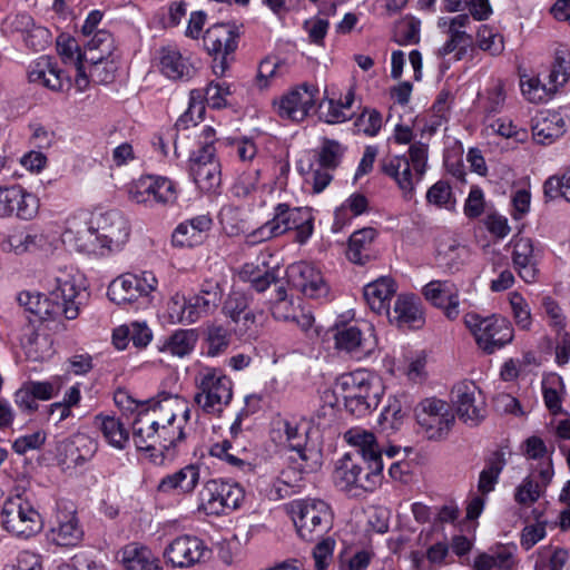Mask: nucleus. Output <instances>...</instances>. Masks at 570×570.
Wrapping results in <instances>:
<instances>
[{"label": "nucleus", "mask_w": 570, "mask_h": 570, "mask_svg": "<svg viewBox=\"0 0 570 570\" xmlns=\"http://www.w3.org/2000/svg\"><path fill=\"white\" fill-rule=\"evenodd\" d=\"M344 440L355 448V454L347 453L336 463L333 473L336 488L352 495L373 492L383 480L382 450L375 435L352 428L344 433Z\"/></svg>", "instance_id": "nucleus-1"}, {"label": "nucleus", "mask_w": 570, "mask_h": 570, "mask_svg": "<svg viewBox=\"0 0 570 570\" xmlns=\"http://www.w3.org/2000/svg\"><path fill=\"white\" fill-rule=\"evenodd\" d=\"M49 283L48 296L24 291L19 293L18 303L40 320L56 318L60 315L67 320L77 318L79 305L75 299L79 293L71 271L59 269Z\"/></svg>", "instance_id": "nucleus-2"}, {"label": "nucleus", "mask_w": 570, "mask_h": 570, "mask_svg": "<svg viewBox=\"0 0 570 570\" xmlns=\"http://www.w3.org/2000/svg\"><path fill=\"white\" fill-rule=\"evenodd\" d=\"M429 146L421 141L413 142L405 155L393 156L382 160V171L391 177L402 191L404 198L410 199L426 171Z\"/></svg>", "instance_id": "nucleus-3"}, {"label": "nucleus", "mask_w": 570, "mask_h": 570, "mask_svg": "<svg viewBox=\"0 0 570 570\" xmlns=\"http://www.w3.org/2000/svg\"><path fill=\"white\" fill-rule=\"evenodd\" d=\"M194 402L206 414L219 416L233 399V382L223 370L202 367L195 375Z\"/></svg>", "instance_id": "nucleus-4"}, {"label": "nucleus", "mask_w": 570, "mask_h": 570, "mask_svg": "<svg viewBox=\"0 0 570 570\" xmlns=\"http://www.w3.org/2000/svg\"><path fill=\"white\" fill-rule=\"evenodd\" d=\"M464 324L474 336L478 346L487 354L502 348L513 338V328L510 322L495 314L481 316L474 312L466 313Z\"/></svg>", "instance_id": "nucleus-5"}, {"label": "nucleus", "mask_w": 570, "mask_h": 570, "mask_svg": "<svg viewBox=\"0 0 570 570\" xmlns=\"http://www.w3.org/2000/svg\"><path fill=\"white\" fill-rule=\"evenodd\" d=\"M344 399L346 410L356 415H366L377 404V393L373 391V376L365 370L342 374L335 383Z\"/></svg>", "instance_id": "nucleus-6"}, {"label": "nucleus", "mask_w": 570, "mask_h": 570, "mask_svg": "<svg viewBox=\"0 0 570 570\" xmlns=\"http://www.w3.org/2000/svg\"><path fill=\"white\" fill-rule=\"evenodd\" d=\"M289 512L298 535L307 541L323 535L332 525V510L323 500L293 501Z\"/></svg>", "instance_id": "nucleus-7"}, {"label": "nucleus", "mask_w": 570, "mask_h": 570, "mask_svg": "<svg viewBox=\"0 0 570 570\" xmlns=\"http://www.w3.org/2000/svg\"><path fill=\"white\" fill-rule=\"evenodd\" d=\"M2 527L10 533L29 538L42 528L41 517L21 494L8 498L0 514Z\"/></svg>", "instance_id": "nucleus-8"}, {"label": "nucleus", "mask_w": 570, "mask_h": 570, "mask_svg": "<svg viewBox=\"0 0 570 570\" xmlns=\"http://www.w3.org/2000/svg\"><path fill=\"white\" fill-rule=\"evenodd\" d=\"M244 499L243 489L224 480H208L199 492L198 510L207 515H220L237 509Z\"/></svg>", "instance_id": "nucleus-9"}, {"label": "nucleus", "mask_w": 570, "mask_h": 570, "mask_svg": "<svg viewBox=\"0 0 570 570\" xmlns=\"http://www.w3.org/2000/svg\"><path fill=\"white\" fill-rule=\"evenodd\" d=\"M158 281L154 273H125L115 278L108 287L109 298L118 305L134 303L149 297L157 289Z\"/></svg>", "instance_id": "nucleus-10"}, {"label": "nucleus", "mask_w": 570, "mask_h": 570, "mask_svg": "<svg viewBox=\"0 0 570 570\" xmlns=\"http://www.w3.org/2000/svg\"><path fill=\"white\" fill-rule=\"evenodd\" d=\"M335 347L350 354L356 360L372 355L377 348V337L371 324L345 325L336 328L334 334Z\"/></svg>", "instance_id": "nucleus-11"}, {"label": "nucleus", "mask_w": 570, "mask_h": 570, "mask_svg": "<svg viewBox=\"0 0 570 570\" xmlns=\"http://www.w3.org/2000/svg\"><path fill=\"white\" fill-rule=\"evenodd\" d=\"M417 423L425 430L429 439H441L454 423V414L450 405L440 399L428 397L415 409Z\"/></svg>", "instance_id": "nucleus-12"}, {"label": "nucleus", "mask_w": 570, "mask_h": 570, "mask_svg": "<svg viewBox=\"0 0 570 570\" xmlns=\"http://www.w3.org/2000/svg\"><path fill=\"white\" fill-rule=\"evenodd\" d=\"M91 230L101 246L111 250L120 248L130 234L128 220L116 210L95 214L89 227V232Z\"/></svg>", "instance_id": "nucleus-13"}, {"label": "nucleus", "mask_w": 570, "mask_h": 570, "mask_svg": "<svg viewBox=\"0 0 570 570\" xmlns=\"http://www.w3.org/2000/svg\"><path fill=\"white\" fill-rule=\"evenodd\" d=\"M452 402L460 420L478 425L485 417V399L474 382L463 381L454 385Z\"/></svg>", "instance_id": "nucleus-14"}, {"label": "nucleus", "mask_w": 570, "mask_h": 570, "mask_svg": "<svg viewBox=\"0 0 570 570\" xmlns=\"http://www.w3.org/2000/svg\"><path fill=\"white\" fill-rule=\"evenodd\" d=\"M305 213L301 208H291L287 204H278L275 207L273 218L248 233L245 236V243L254 246L281 236L297 226L299 216Z\"/></svg>", "instance_id": "nucleus-15"}, {"label": "nucleus", "mask_w": 570, "mask_h": 570, "mask_svg": "<svg viewBox=\"0 0 570 570\" xmlns=\"http://www.w3.org/2000/svg\"><path fill=\"white\" fill-rule=\"evenodd\" d=\"M39 209L38 198L20 185L0 186V217L32 219Z\"/></svg>", "instance_id": "nucleus-16"}, {"label": "nucleus", "mask_w": 570, "mask_h": 570, "mask_svg": "<svg viewBox=\"0 0 570 570\" xmlns=\"http://www.w3.org/2000/svg\"><path fill=\"white\" fill-rule=\"evenodd\" d=\"M209 554L205 542L194 535H181L171 541L165 557L174 567L189 568L202 562Z\"/></svg>", "instance_id": "nucleus-17"}, {"label": "nucleus", "mask_w": 570, "mask_h": 570, "mask_svg": "<svg viewBox=\"0 0 570 570\" xmlns=\"http://www.w3.org/2000/svg\"><path fill=\"white\" fill-rule=\"evenodd\" d=\"M317 94L316 87L306 83L294 88L278 101V116L293 121L304 120L314 107Z\"/></svg>", "instance_id": "nucleus-18"}, {"label": "nucleus", "mask_w": 570, "mask_h": 570, "mask_svg": "<svg viewBox=\"0 0 570 570\" xmlns=\"http://www.w3.org/2000/svg\"><path fill=\"white\" fill-rule=\"evenodd\" d=\"M283 425L289 449L297 454L301 462H304L302 470L315 471L320 465L318 453L307 446L308 423L305 421H285Z\"/></svg>", "instance_id": "nucleus-19"}, {"label": "nucleus", "mask_w": 570, "mask_h": 570, "mask_svg": "<svg viewBox=\"0 0 570 570\" xmlns=\"http://www.w3.org/2000/svg\"><path fill=\"white\" fill-rule=\"evenodd\" d=\"M287 276L292 285L311 298L326 297L328 286L322 274L313 265L299 262L287 268Z\"/></svg>", "instance_id": "nucleus-20"}, {"label": "nucleus", "mask_w": 570, "mask_h": 570, "mask_svg": "<svg viewBox=\"0 0 570 570\" xmlns=\"http://www.w3.org/2000/svg\"><path fill=\"white\" fill-rule=\"evenodd\" d=\"M422 294L432 305L444 309L449 320H455L459 314V289L450 281H431L423 289Z\"/></svg>", "instance_id": "nucleus-21"}, {"label": "nucleus", "mask_w": 570, "mask_h": 570, "mask_svg": "<svg viewBox=\"0 0 570 570\" xmlns=\"http://www.w3.org/2000/svg\"><path fill=\"white\" fill-rule=\"evenodd\" d=\"M28 79L52 91H62L71 85L70 77L57 68L48 56L38 58L29 66Z\"/></svg>", "instance_id": "nucleus-22"}, {"label": "nucleus", "mask_w": 570, "mask_h": 570, "mask_svg": "<svg viewBox=\"0 0 570 570\" xmlns=\"http://www.w3.org/2000/svg\"><path fill=\"white\" fill-rule=\"evenodd\" d=\"M223 297V287L218 279H205L199 288L198 294L189 299L190 321H198L203 317L212 315L218 307Z\"/></svg>", "instance_id": "nucleus-23"}, {"label": "nucleus", "mask_w": 570, "mask_h": 570, "mask_svg": "<svg viewBox=\"0 0 570 570\" xmlns=\"http://www.w3.org/2000/svg\"><path fill=\"white\" fill-rule=\"evenodd\" d=\"M512 261L518 269L519 276L527 283H532L538 276V259L540 249L534 247V244L529 237H519L512 242Z\"/></svg>", "instance_id": "nucleus-24"}, {"label": "nucleus", "mask_w": 570, "mask_h": 570, "mask_svg": "<svg viewBox=\"0 0 570 570\" xmlns=\"http://www.w3.org/2000/svg\"><path fill=\"white\" fill-rule=\"evenodd\" d=\"M386 316L391 323L400 327L420 328L425 322L420 298L412 294L399 295L391 315Z\"/></svg>", "instance_id": "nucleus-25"}, {"label": "nucleus", "mask_w": 570, "mask_h": 570, "mask_svg": "<svg viewBox=\"0 0 570 570\" xmlns=\"http://www.w3.org/2000/svg\"><path fill=\"white\" fill-rule=\"evenodd\" d=\"M159 68L164 76L173 80H189L196 69L189 58L173 46L163 47L158 51Z\"/></svg>", "instance_id": "nucleus-26"}, {"label": "nucleus", "mask_w": 570, "mask_h": 570, "mask_svg": "<svg viewBox=\"0 0 570 570\" xmlns=\"http://www.w3.org/2000/svg\"><path fill=\"white\" fill-rule=\"evenodd\" d=\"M230 95L229 85L226 82H209L205 90L194 89L190 91V102L186 116H190L193 119V114L198 112V118H202V114L204 112V104H206L214 108L219 109L227 105L226 98Z\"/></svg>", "instance_id": "nucleus-27"}, {"label": "nucleus", "mask_w": 570, "mask_h": 570, "mask_svg": "<svg viewBox=\"0 0 570 570\" xmlns=\"http://www.w3.org/2000/svg\"><path fill=\"white\" fill-rule=\"evenodd\" d=\"M57 49L66 65H70L76 69L75 83L80 91L88 87L87 67L79 43L75 38L60 35L57 38Z\"/></svg>", "instance_id": "nucleus-28"}, {"label": "nucleus", "mask_w": 570, "mask_h": 570, "mask_svg": "<svg viewBox=\"0 0 570 570\" xmlns=\"http://www.w3.org/2000/svg\"><path fill=\"white\" fill-rule=\"evenodd\" d=\"M237 29L227 23H217L204 35V46L210 55H232L237 48Z\"/></svg>", "instance_id": "nucleus-29"}, {"label": "nucleus", "mask_w": 570, "mask_h": 570, "mask_svg": "<svg viewBox=\"0 0 570 570\" xmlns=\"http://www.w3.org/2000/svg\"><path fill=\"white\" fill-rule=\"evenodd\" d=\"M212 219L206 216H197L180 223L171 235V244L175 247H193L203 243L205 233L209 230Z\"/></svg>", "instance_id": "nucleus-30"}, {"label": "nucleus", "mask_w": 570, "mask_h": 570, "mask_svg": "<svg viewBox=\"0 0 570 570\" xmlns=\"http://www.w3.org/2000/svg\"><path fill=\"white\" fill-rule=\"evenodd\" d=\"M566 132V121L557 111H541L533 119L532 136L538 144L550 145Z\"/></svg>", "instance_id": "nucleus-31"}, {"label": "nucleus", "mask_w": 570, "mask_h": 570, "mask_svg": "<svg viewBox=\"0 0 570 570\" xmlns=\"http://www.w3.org/2000/svg\"><path fill=\"white\" fill-rule=\"evenodd\" d=\"M200 471L195 464H188L180 470L164 476L157 487L160 493L190 494L199 483Z\"/></svg>", "instance_id": "nucleus-32"}, {"label": "nucleus", "mask_w": 570, "mask_h": 570, "mask_svg": "<svg viewBox=\"0 0 570 570\" xmlns=\"http://www.w3.org/2000/svg\"><path fill=\"white\" fill-rule=\"evenodd\" d=\"M396 293V286L392 278L380 277L368 283L363 291L364 299L376 314L391 315L390 302Z\"/></svg>", "instance_id": "nucleus-33"}, {"label": "nucleus", "mask_w": 570, "mask_h": 570, "mask_svg": "<svg viewBox=\"0 0 570 570\" xmlns=\"http://www.w3.org/2000/svg\"><path fill=\"white\" fill-rule=\"evenodd\" d=\"M377 236L376 229L364 227L354 232L348 239L347 258L357 265H365L376 257L373 243Z\"/></svg>", "instance_id": "nucleus-34"}, {"label": "nucleus", "mask_w": 570, "mask_h": 570, "mask_svg": "<svg viewBox=\"0 0 570 570\" xmlns=\"http://www.w3.org/2000/svg\"><path fill=\"white\" fill-rule=\"evenodd\" d=\"M147 407L151 416L159 424L177 422L178 410L184 407V399L177 394L160 392L156 397L147 400Z\"/></svg>", "instance_id": "nucleus-35"}, {"label": "nucleus", "mask_w": 570, "mask_h": 570, "mask_svg": "<svg viewBox=\"0 0 570 570\" xmlns=\"http://www.w3.org/2000/svg\"><path fill=\"white\" fill-rule=\"evenodd\" d=\"M151 416L148 407L139 410L131 422L132 439L138 450L149 451L155 449L158 422Z\"/></svg>", "instance_id": "nucleus-36"}, {"label": "nucleus", "mask_w": 570, "mask_h": 570, "mask_svg": "<svg viewBox=\"0 0 570 570\" xmlns=\"http://www.w3.org/2000/svg\"><path fill=\"white\" fill-rule=\"evenodd\" d=\"M121 562L126 570H158L159 559L145 546L132 542L120 552Z\"/></svg>", "instance_id": "nucleus-37"}, {"label": "nucleus", "mask_w": 570, "mask_h": 570, "mask_svg": "<svg viewBox=\"0 0 570 570\" xmlns=\"http://www.w3.org/2000/svg\"><path fill=\"white\" fill-rule=\"evenodd\" d=\"M297 466L284 469L278 478L273 482L269 495L273 500H282L291 497L296 492V489L301 487L303 480V473L309 471L302 470L304 462L298 463L297 459L292 458Z\"/></svg>", "instance_id": "nucleus-38"}, {"label": "nucleus", "mask_w": 570, "mask_h": 570, "mask_svg": "<svg viewBox=\"0 0 570 570\" xmlns=\"http://www.w3.org/2000/svg\"><path fill=\"white\" fill-rule=\"evenodd\" d=\"M115 49L116 46L112 35L104 29L97 30L85 43V61L97 62L101 59L110 58Z\"/></svg>", "instance_id": "nucleus-39"}, {"label": "nucleus", "mask_w": 570, "mask_h": 570, "mask_svg": "<svg viewBox=\"0 0 570 570\" xmlns=\"http://www.w3.org/2000/svg\"><path fill=\"white\" fill-rule=\"evenodd\" d=\"M190 175L197 187L204 193H216L220 187L222 174L219 161L208 164L190 165Z\"/></svg>", "instance_id": "nucleus-40"}, {"label": "nucleus", "mask_w": 570, "mask_h": 570, "mask_svg": "<svg viewBox=\"0 0 570 570\" xmlns=\"http://www.w3.org/2000/svg\"><path fill=\"white\" fill-rule=\"evenodd\" d=\"M52 533L53 540L61 547L76 546L83 534L75 513L58 514V525L52 529Z\"/></svg>", "instance_id": "nucleus-41"}, {"label": "nucleus", "mask_w": 570, "mask_h": 570, "mask_svg": "<svg viewBox=\"0 0 570 570\" xmlns=\"http://www.w3.org/2000/svg\"><path fill=\"white\" fill-rule=\"evenodd\" d=\"M159 176H141L134 180L129 186V197L137 204L146 206L156 205V190Z\"/></svg>", "instance_id": "nucleus-42"}, {"label": "nucleus", "mask_w": 570, "mask_h": 570, "mask_svg": "<svg viewBox=\"0 0 570 570\" xmlns=\"http://www.w3.org/2000/svg\"><path fill=\"white\" fill-rule=\"evenodd\" d=\"M196 342L197 335L194 330H178L166 340L160 351L184 357L194 350Z\"/></svg>", "instance_id": "nucleus-43"}, {"label": "nucleus", "mask_w": 570, "mask_h": 570, "mask_svg": "<svg viewBox=\"0 0 570 570\" xmlns=\"http://www.w3.org/2000/svg\"><path fill=\"white\" fill-rule=\"evenodd\" d=\"M345 147L337 140L323 138L317 149V161L323 169H335L343 158Z\"/></svg>", "instance_id": "nucleus-44"}, {"label": "nucleus", "mask_w": 570, "mask_h": 570, "mask_svg": "<svg viewBox=\"0 0 570 570\" xmlns=\"http://www.w3.org/2000/svg\"><path fill=\"white\" fill-rule=\"evenodd\" d=\"M101 432L110 445L124 449L129 441V434L119 419L107 416L101 420Z\"/></svg>", "instance_id": "nucleus-45"}, {"label": "nucleus", "mask_w": 570, "mask_h": 570, "mask_svg": "<svg viewBox=\"0 0 570 570\" xmlns=\"http://www.w3.org/2000/svg\"><path fill=\"white\" fill-rule=\"evenodd\" d=\"M156 436L155 448L157 445L163 450L175 448L185 439L181 422L159 424Z\"/></svg>", "instance_id": "nucleus-46"}, {"label": "nucleus", "mask_w": 570, "mask_h": 570, "mask_svg": "<svg viewBox=\"0 0 570 570\" xmlns=\"http://www.w3.org/2000/svg\"><path fill=\"white\" fill-rule=\"evenodd\" d=\"M259 176V169L243 171L232 187L233 195L237 198H247L256 194L261 187Z\"/></svg>", "instance_id": "nucleus-47"}, {"label": "nucleus", "mask_w": 570, "mask_h": 570, "mask_svg": "<svg viewBox=\"0 0 570 570\" xmlns=\"http://www.w3.org/2000/svg\"><path fill=\"white\" fill-rule=\"evenodd\" d=\"M88 65V82L91 80L98 83H109L114 80L115 73L117 71V65L114 59L107 58L101 59L97 62L95 61H86V66Z\"/></svg>", "instance_id": "nucleus-48"}, {"label": "nucleus", "mask_w": 570, "mask_h": 570, "mask_svg": "<svg viewBox=\"0 0 570 570\" xmlns=\"http://www.w3.org/2000/svg\"><path fill=\"white\" fill-rule=\"evenodd\" d=\"M543 193L548 199L552 200L562 197L570 203V168L562 175L549 177L544 181Z\"/></svg>", "instance_id": "nucleus-49"}, {"label": "nucleus", "mask_w": 570, "mask_h": 570, "mask_svg": "<svg viewBox=\"0 0 570 570\" xmlns=\"http://www.w3.org/2000/svg\"><path fill=\"white\" fill-rule=\"evenodd\" d=\"M206 341L208 344L207 354L217 356L228 347L230 334L224 326L212 324L206 330Z\"/></svg>", "instance_id": "nucleus-50"}, {"label": "nucleus", "mask_w": 570, "mask_h": 570, "mask_svg": "<svg viewBox=\"0 0 570 570\" xmlns=\"http://www.w3.org/2000/svg\"><path fill=\"white\" fill-rule=\"evenodd\" d=\"M298 306H295L293 301L288 298L286 288L281 285L276 289V298L272 305V314L275 320L289 322L295 317L298 312Z\"/></svg>", "instance_id": "nucleus-51"}, {"label": "nucleus", "mask_w": 570, "mask_h": 570, "mask_svg": "<svg viewBox=\"0 0 570 570\" xmlns=\"http://www.w3.org/2000/svg\"><path fill=\"white\" fill-rule=\"evenodd\" d=\"M543 490L540 484L535 482L531 476H527L515 488L514 500L520 505L529 507L537 502L542 495Z\"/></svg>", "instance_id": "nucleus-52"}, {"label": "nucleus", "mask_w": 570, "mask_h": 570, "mask_svg": "<svg viewBox=\"0 0 570 570\" xmlns=\"http://www.w3.org/2000/svg\"><path fill=\"white\" fill-rule=\"evenodd\" d=\"M556 88H547L538 77H531L527 80L521 79V90L523 96L530 102H543L546 101Z\"/></svg>", "instance_id": "nucleus-53"}, {"label": "nucleus", "mask_w": 570, "mask_h": 570, "mask_svg": "<svg viewBox=\"0 0 570 570\" xmlns=\"http://www.w3.org/2000/svg\"><path fill=\"white\" fill-rule=\"evenodd\" d=\"M189 315V301L184 295L176 293L170 297L167 303V316L171 324L187 323L193 324L196 321H190Z\"/></svg>", "instance_id": "nucleus-54"}, {"label": "nucleus", "mask_w": 570, "mask_h": 570, "mask_svg": "<svg viewBox=\"0 0 570 570\" xmlns=\"http://www.w3.org/2000/svg\"><path fill=\"white\" fill-rule=\"evenodd\" d=\"M426 202L436 207L451 208L452 202V188L448 181L439 180L432 185L426 191Z\"/></svg>", "instance_id": "nucleus-55"}, {"label": "nucleus", "mask_w": 570, "mask_h": 570, "mask_svg": "<svg viewBox=\"0 0 570 570\" xmlns=\"http://www.w3.org/2000/svg\"><path fill=\"white\" fill-rule=\"evenodd\" d=\"M510 305L517 325L521 330H529L532 323L531 309L524 297L518 292L511 293Z\"/></svg>", "instance_id": "nucleus-56"}, {"label": "nucleus", "mask_w": 570, "mask_h": 570, "mask_svg": "<svg viewBox=\"0 0 570 570\" xmlns=\"http://www.w3.org/2000/svg\"><path fill=\"white\" fill-rule=\"evenodd\" d=\"M247 305L248 303L245 294L238 291H233L224 302L223 311L238 324L240 323V316L245 313Z\"/></svg>", "instance_id": "nucleus-57"}, {"label": "nucleus", "mask_w": 570, "mask_h": 570, "mask_svg": "<svg viewBox=\"0 0 570 570\" xmlns=\"http://www.w3.org/2000/svg\"><path fill=\"white\" fill-rule=\"evenodd\" d=\"M488 129L504 138H514L518 142H523L528 139V131L522 128H517V126L508 119L499 118L491 122Z\"/></svg>", "instance_id": "nucleus-58"}, {"label": "nucleus", "mask_w": 570, "mask_h": 570, "mask_svg": "<svg viewBox=\"0 0 570 570\" xmlns=\"http://www.w3.org/2000/svg\"><path fill=\"white\" fill-rule=\"evenodd\" d=\"M505 102V90L501 81H497L491 88L487 90V96L483 101V110L491 115L500 112Z\"/></svg>", "instance_id": "nucleus-59"}, {"label": "nucleus", "mask_w": 570, "mask_h": 570, "mask_svg": "<svg viewBox=\"0 0 570 570\" xmlns=\"http://www.w3.org/2000/svg\"><path fill=\"white\" fill-rule=\"evenodd\" d=\"M233 446L229 441L224 440L222 442L215 443L210 448V455L224 460L232 466L244 469L249 468V463H247L244 459L238 455L232 453Z\"/></svg>", "instance_id": "nucleus-60"}, {"label": "nucleus", "mask_w": 570, "mask_h": 570, "mask_svg": "<svg viewBox=\"0 0 570 570\" xmlns=\"http://www.w3.org/2000/svg\"><path fill=\"white\" fill-rule=\"evenodd\" d=\"M484 194L479 186H472L464 203V215L468 218H476L484 212Z\"/></svg>", "instance_id": "nucleus-61"}, {"label": "nucleus", "mask_w": 570, "mask_h": 570, "mask_svg": "<svg viewBox=\"0 0 570 570\" xmlns=\"http://www.w3.org/2000/svg\"><path fill=\"white\" fill-rule=\"evenodd\" d=\"M358 131L373 137L382 127V116L376 110H365L355 121Z\"/></svg>", "instance_id": "nucleus-62"}, {"label": "nucleus", "mask_w": 570, "mask_h": 570, "mask_svg": "<svg viewBox=\"0 0 570 570\" xmlns=\"http://www.w3.org/2000/svg\"><path fill=\"white\" fill-rule=\"evenodd\" d=\"M335 542L327 538L318 542L313 549V559L316 570H326L333 559Z\"/></svg>", "instance_id": "nucleus-63"}, {"label": "nucleus", "mask_w": 570, "mask_h": 570, "mask_svg": "<svg viewBox=\"0 0 570 570\" xmlns=\"http://www.w3.org/2000/svg\"><path fill=\"white\" fill-rule=\"evenodd\" d=\"M549 78L553 88L563 86L570 78V60L562 56L561 52H557Z\"/></svg>", "instance_id": "nucleus-64"}]
</instances>
